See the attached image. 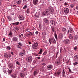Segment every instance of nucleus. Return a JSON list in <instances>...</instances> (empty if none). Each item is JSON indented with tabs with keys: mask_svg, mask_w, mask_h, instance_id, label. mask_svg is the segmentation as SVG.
Instances as JSON below:
<instances>
[{
	"mask_svg": "<svg viewBox=\"0 0 78 78\" xmlns=\"http://www.w3.org/2000/svg\"><path fill=\"white\" fill-rule=\"evenodd\" d=\"M61 71L58 70L57 72L54 73V75L55 76H56V77H58L59 75L61 74Z\"/></svg>",
	"mask_w": 78,
	"mask_h": 78,
	"instance_id": "f257e3e1",
	"label": "nucleus"
},
{
	"mask_svg": "<svg viewBox=\"0 0 78 78\" xmlns=\"http://www.w3.org/2000/svg\"><path fill=\"white\" fill-rule=\"evenodd\" d=\"M38 46V43L37 42H36L35 43L33 44L32 45V48L33 49H36L37 48V47Z\"/></svg>",
	"mask_w": 78,
	"mask_h": 78,
	"instance_id": "f03ea898",
	"label": "nucleus"
},
{
	"mask_svg": "<svg viewBox=\"0 0 78 78\" xmlns=\"http://www.w3.org/2000/svg\"><path fill=\"white\" fill-rule=\"evenodd\" d=\"M26 60L27 62H31L33 60L32 57L31 56H28L26 58Z\"/></svg>",
	"mask_w": 78,
	"mask_h": 78,
	"instance_id": "7ed1b4c3",
	"label": "nucleus"
},
{
	"mask_svg": "<svg viewBox=\"0 0 78 78\" xmlns=\"http://www.w3.org/2000/svg\"><path fill=\"white\" fill-rule=\"evenodd\" d=\"M46 14H47V15L49 14V13L48 12V11H46V12L44 11L42 12V16H46Z\"/></svg>",
	"mask_w": 78,
	"mask_h": 78,
	"instance_id": "20e7f679",
	"label": "nucleus"
},
{
	"mask_svg": "<svg viewBox=\"0 0 78 78\" xmlns=\"http://www.w3.org/2000/svg\"><path fill=\"white\" fill-rule=\"evenodd\" d=\"M63 42L65 44H69L70 43V40L69 39H66Z\"/></svg>",
	"mask_w": 78,
	"mask_h": 78,
	"instance_id": "39448f33",
	"label": "nucleus"
},
{
	"mask_svg": "<svg viewBox=\"0 0 78 78\" xmlns=\"http://www.w3.org/2000/svg\"><path fill=\"white\" fill-rule=\"evenodd\" d=\"M31 35H33V33L31 32H27L26 34V36H31Z\"/></svg>",
	"mask_w": 78,
	"mask_h": 78,
	"instance_id": "423d86ee",
	"label": "nucleus"
},
{
	"mask_svg": "<svg viewBox=\"0 0 78 78\" xmlns=\"http://www.w3.org/2000/svg\"><path fill=\"white\" fill-rule=\"evenodd\" d=\"M43 21H44V22L46 23H47V24L49 23V20H48L46 19V18L44 19L43 20Z\"/></svg>",
	"mask_w": 78,
	"mask_h": 78,
	"instance_id": "0eeeda50",
	"label": "nucleus"
},
{
	"mask_svg": "<svg viewBox=\"0 0 78 78\" xmlns=\"http://www.w3.org/2000/svg\"><path fill=\"white\" fill-rule=\"evenodd\" d=\"M64 11L65 14H67V13H69V9L66 8H64Z\"/></svg>",
	"mask_w": 78,
	"mask_h": 78,
	"instance_id": "6e6552de",
	"label": "nucleus"
},
{
	"mask_svg": "<svg viewBox=\"0 0 78 78\" xmlns=\"http://www.w3.org/2000/svg\"><path fill=\"white\" fill-rule=\"evenodd\" d=\"M19 19L21 20H23L24 19V18H23V16L22 15H20L19 16Z\"/></svg>",
	"mask_w": 78,
	"mask_h": 78,
	"instance_id": "1a4fd4ad",
	"label": "nucleus"
},
{
	"mask_svg": "<svg viewBox=\"0 0 78 78\" xmlns=\"http://www.w3.org/2000/svg\"><path fill=\"white\" fill-rule=\"evenodd\" d=\"M58 39H62L63 38V34H60L58 36Z\"/></svg>",
	"mask_w": 78,
	"mask_h": 78,
	"instance_id": "9d476101",
	"label": "nucleus"
},
{
	"mask_svg": "<svg viewBox=\"0 0 78 78\" xmlns=\"http://www.w3.org/2000/svg\"><path fill=\"white\" fill-rule=\"evenodd\" d=\"M13 64L12 63H9L8 65V66L10 69H12L13 68Z\"/></svg>",
	"mask_w": 78,
	"mask_h": 78,
	"instance_id": "9b49d317",
	"label": "nucleus"
},
{
	"mask_svg": "<svg viewBox=\"0 0 78 78\" xmlns=\"http://www.w3.org/2000/svg\"><path fill=\"white\" fill-rule=\"evenodd\" d=\"M74 61H76V62L78 61V56L76 55L74 57Z\"/></svg>",
	"mask_w": 78,
	"mask_h": 78,
	"instance_id": "f8f14e48",
	"label": "nucleus"
},
{
	"mask_svg": "<svg viewBox=\"0 0 78 78\" xmlns=\"http://www.w3.org/2000/svg\"><path fill=\"white\" fill-rule=\"evenodd\" d=\"M60 62L61 60L59 59H58L57 60H56V61L55 62L56 64H57V65H59V64H60Z\"/></svg>",
	"mask_w": 78,
	"mask_h": 78,
	"instance_id": "ddd939ff",
	"label": "nucleus"
},
{
	"mask_svg": "<svg viewBox=\"0 0 78 78\" xmlns=\"http://www.w3.org/2000/svg\"><path fill=\"white\" fill-rule=\"evenodd\" d=\"M54 12V11H53V10L51 9L50 8H49V11L48 12L49 13L50 12V14H53V12Z\"/></svg>",
	"mask_w": 78,
	"mask_h": 78,
	"instance_id": "4468645a",
	"label": "nucleus"
},
{
	"mask_svg": "<svg viewBox=\"0 0 78 78\" xmlns=\"http://www.w3.org/2000/svg\"><path fill=\"white\" fill-rule=\"evenodd\" d=\"M50 23L52 25H55V21L52 20H50Z\"/></svg>",
	"mask_w": 78,
	"mask_h": 78,
	"instance_id": "2eb2a0df",
	"label": "nucleus"
},
{
	"mask_svg": "<svg viewBox=\"0 0 78 78\" xmlns=\"http://www.w3.org/2000/svg\"><path fill=\"white\" fill-rule=\"evenodd\" d=\"M52 67L53 66L51 65H50L47 66V69H48V70H51V69H52Z\"/></svg>",
	"mask_w": 78,
	"mask_h": 78,
	"instance_id": "dca6fc26",
	"label": "nucleus"
},
{
	"mask_svg": "<svg viewBox=\"0 0 78 78\" xmlns=\"http://www.w3.org/2000/svg\"><path fill=\"white\" fill-rule=\"evenodd\" d=\"M51 41L52 42L53 44L56 43V40L54 38H51L50 39Z\"/></svg>",
	"mask_w": 78,
	"mask_h": 78,
	"instance_id": "f3484780",
	"label": "nucleus"
},
{
	"mask_svg": "<svg viewBox=\"0 0 78 78\" xmlns=\"http://www.w3.org/2000/svg\"><path fill=\"white\" fill-rule=\"evenodd\" d=\"M69 32H70V33H73V28L72 27H69Z\"/></svg>",
	"mask_w": 78,
	"mask_h": 78,
	"instance_id": "a211bd4d",
	"label": "nucleus"
},
{
	"mask_svg": "<svg viewBox=\"0 0 78 78\" xmlns=\"http://www.w3.org/2000/svg\"><path fill=\"white\" fill-rule=\"evenodd\" d=\"M37 73H38V72H37V71H35L34 72L33 75L35 76H36L37 75Z\"/></svg>",
	"mask_w": 78,
	"mask_h": 78,
	"instance_id": "6ab92c4d",
	"label": "nucleus"
},
{
	"mask_svg": "<svg viewBox=\"0 0 78 78\" xmlns=\"http://www.w3.org/2000/svg\"><path fill=\"white\" fill-rule=\"evenodd\" d=\"M19 24V22H16L14 23H12V25H15L16 26H17Z\"/></svg>",
	"mask_w": 78,
	"mask_h": 78,
	"instance_id": "aec40b11",
	"label": "nucleus"
},
{
	"mask_svg": "<svg viewBox=\"0 0 78 78\" xmlns=\"http://www.w3.org/2000/svg\"><path fill=\"white\" fill-rule=\"evenodd\" d=\"M11 76L12 78H16L17 76V75L15 74H12L11 75Z\"/></svg>",
	"mask_w": 78,
	"mask_h": 78,
	"instance_id": "412c9836",
	"label": "nucleus"
},
{
	"mask_svg": "<svg viewBox=\"0 0 78 78\" xmlns=\"http://www.w3.org/2000/svg\"><path fill=\"white\" fill-rule=\"evenodd\" d=\"M39 0H34L33 1V3L34 4V5H37V2H38V1Z\"/></svg>",
	"mask_w": 78,
	"mask_h": 78,
	"instance_id": "4be33fe9",
	"label": "nucleus"
},
{
	"mask_svg": "<svg viewBox=\"0 0 78 78\" xmlns=\"http://www.w3.org/2000/svg\"><path fill=\"white\" fill-rule=\"evenodd\" d=\"M7 18L9 21H11V20L12 19V18L11 16H8L7 17Z\"/></svg>",
	"mask_w": 78,
	"mask_h": 78,
	"instance_id": "5701e85b",
	"label": "nucleus"
},
{
	"mask_svg": "<svg viewBox=\"0 0 78 78\" xmlns=\"http://www.w3.org/2000/svg\"><path fill=\"white\" fill-rule=\"evenodd\" d=\"M78 39V36L77 35H75L74 37V40L75 41H77Z\"/></svg>",
	"mask_w": 78,
	"mask_h": 78,
	"instance_id": "b1692460",
	"label": "nucleus"
},
{
	"mask_svg": "<svg viewBox=\"0 0 78 78\" xmlns=\"http://www.w3.org/2000/svg\"><path fill=\"white\" fill-rule=\"evenodd\" d=\"M12 40L13 41L16 42V41H17V38L16 37H14L13 38Z\"/></svg>",
	"mask_w": 78,
	"mask_h": 78,
	"instance_id": "393cba45",
	"label": "nucleus"
},
{
	"mask_svg": "<svg viewBox=\"0 0 78 78\" xmlns=\"http://www.w3.org/2000/svg\"><path fill=\"white\" fill-rule=\"evenodd\" d=\"M62 76L63 77H65V74H66V72H65V71H64V70L63 69V71L62 72Z\"/></svg>",
	"mask_w": 78,
	"mask_h": 78,
	"instance_id": "a878e982",
	"label": "nucleus"
},
{
	"mask_svg": "<svg viewBox=\"0 0 78 78\" xmlns=\"http://www.w3.org/2000/svg\"><path fill=\"white\" fill-rule=\"evenodd\" d=\"M20 76L21 77V78H24V76H25V74L23 73H21L20 74Z\"/></svg>",
	"mask_w": 78,
	"mask_h": 78,
	"instance_id": "bb28decb",
	"label": "nucleus"
},
{
	"mask_svg": "<svg viewBox=\"0 0 78 78\" xmlns=\"http://www.w3.org/2000/svg\"><path fill=\"white\" fill-rule=\"evenodd\" d=\"M55 27L54 26H52L51 27V30H52V32H54V31H55Z\"/></svg>",
	"mask_w": 78,
	"mask_h": 78,
	"instance_id": "cd10ccee",
	"label": "nucleus"
},
{
	"mask_svg": "<svg viewBox=\"0 0 78 78\" xmlns=\"http://www.w3.org/2000/svg\"><path fill=\"white\" fill-rule=\"evenodd\" d=\"M69 37L70 39H73V36H72V35L71 34H69Z\"/></svg>",
	"mask_w": 78,
	"mask_h": 78,
	"instance_id": "c85d7f7f",
	"label": "nucleus"
},
{
	"mask_svg": "<svg viewBox=\"0 0 78 78\" xmlns=\"http://www.w3.org/2000/svg\"><path fill=\"white\" fill-rule=\"evenodd\" d=\"M42 51H43V50L42 49H41L39 52L38 53L39 55H41V54H42Z\"/></svg>",
	"mask_w": 78,
	"mask_h": 78,
	"instance_id": "c756f323",
	"label": "nucleus"
},
{
	"mask_svg": "<svg viewBox=\"0 0 78 78\" xmlns=\"http://www.w3.org/2000/svg\"><path fill=\"white\" fill-rule=\"evenodd\" d=\"M25 52H21L20 54V56H23V55H25Z\"/></svg>",
	"mask_w": 78,
	"mask_h": 78,
	"instance_id": "7c9ffc66",
	"label": "nucleus"
},
{
	"mask_svg": "<svg viewBox=\"0 0 78 78\" xmlns=\"http://www.w3.org/2000/svg\"><path fill=\"white\" fill-rule=\"evenodd\" d=\"M8 73H9V74H11V73H12V69H11V70L8 69Z\"/></svg>",
	"mask_w": 78,
	"mask_h": 78,
	"instance_id": "2f4dec72",
	"label": "nucleus"
},
{
	"mask_svg": "<svg viewBox=\"0 0 78 78\" xmlns=\"http://www.w3.org/2000/svg\"><path fill=\"white\" fill-rule=\"evenodd\" d=\"M62 31L63 32H64V33H66L67 32V30H66V29L65 28H63L62 29Z\"/></svg>",
	"mask_w": 78,
	"mask_h": 78,
	"instance_id": "473e14b6",
	"label": "nucleus"
},
{
	"mask_svg": "<svg viewBox=\"0 0 78 78\" xmlns=\"http://www.w3.org/2000/svg\"><path fill=\"white\" fill-rule=\"evenodd\" d=\"M22 0H19L17 2V4H20L22 3Z\"/></svg>",
	"mask_w": 78,
	"mask_h": 78,
	"instance_id": "72a5a7b5",
	"label": "nucleus"
},
{
	"mask_svg": "<svg viewBox=\"0 0 78 78\" xmlns=\"http://www.w3.org/2000/svg\"><path fill=\"white\" fill-rule=\"evenodd\" d=\"M55 37L56 39H58V37H57V34H56V32L55 33Z\"/></svg>",
	"mask_w": 78,
	"mask_h": 78,
	"instance_id": "f704fd0d",
	"label": "nucleus"
},
{
	"mask_svg": "<svg viewBox=\"0 0 78 78\" xmlns=\"http://www.w3.org/2000/svg\"><path fill=\"white\" fill-rule=\"evenodd\" d=\"M30 9L28 8L27 9V14H29L30 13Z\"/></svg>",
	"mask_w": 78,
	"mask_h": 78,
	"instance_id": "c9c22d12",
	"label": "nucleus"
},
{
	"mask_svg": "<svg viewBox=\"0 0 78 78\" xmlns=\"http://www.w3.org/2000/svg\"><path fill=\"white\" fill-rule=\"evenodd\" d=\"M9 35H10V36H12V32L11 31H10Z\"/></svg>",
	"mask_w": 78,
	"mask_h": 78,
	"instance_id": "e433bc0d",
	"label": "nucleus"
},
{
	"mask_svg": "<svg viewBox=\"0 0 78 78\" xmlns=\"http://www.w3.org/2000/svg\"><path fill=\"white\" fill-rule=\"evenodd\" d=\"M10 56L9 55L7 54V55L5 57L6 58H8V59H9V58H10Z\"/></svg>",
	"mask_w": 78,
	"mask_h": 78,
	"instance_id": "4c0bfd02",
	"label": "nucleus"
},
{
	"mask_svg": "<svg viewBox=\"0 0 78 78\" xmlns=\"http://www.w3.org/2000/svg\"><path fill=\"white\" fill-rule=\"evenodd\" d=\"M18 44L19 45H20V46H21V47L23 46V44L20 42H19L18 43Z\"/></svg>",
	"mask_w": 78,
	"mask_h": 78,
	"instance_id": "58836bf2",
	"label": "nucleus"
},
{
	"mask_svg": "<svg viewBox=\"0 0 78 78\" xmlns=\"http://www.w3.org/2000/svg\"><path fill=\"white\" fill-rule=\"evenodd\" d=\"M45 60V58H43L41 60L42 62H44Z\"/></svg>",
	"mask_w": 78,
	"mask_h": 78,
	"instance_id": "ea45409f",
	"label": "nucleus"
},
{
	"mask_svg": "<svg viewBox=\"0 0 78 78\" xmlns=\"http://www.w3.org/2000/svg\"><path fill=\"white\" fill-rule=\"evenodd\" d=\"M73 6H74L73 4H72L70 5L71 8H73Z\"/></svg>",
	"mask_w": 78,
	"mask_h": 78,
	"instance_id": "a19ab883",
	"label": "nucleus"
},
{
	"mask_svg": "<svg viewBox=\"0 0 78 78\" xmlns=\"http://www.w3.org/2000/svg\"><path fill=\"white\" fill-rule=\"evenodd\" d=\"M16 64H17L18 65V66H20V63H19V62L18 61H17L16 62Z\"/></svg>",
	"mask_w": 78,
	"mask_h": 78,
	"instance_id": "79ce46f5",
	"label": "nucleus"
},
{
	"mask_svg": "<svg viewBox=\"0 0 78 78\" xmlns=\"http://www.w3.org/2000/svg\"><path fill=\"white\" fill-rule=\"evenodd\" d=\"M15 30H16L17 31H18L19 30V28L16 27H15Z\"/></svg>",
	"mask_w": 78,
	"mask_h": 78,
	"instance_id": "37998d69",
	"label": "nucleus"
},
{
	"mask_svg": "<svg viewBox=\"0 0 78 78\" xmlns=\"http://www.w3.org/2000/svg\"><path fill=\"white\" fill-rule=\"evenodd\" d=\"M47 53V52L46 51H45L43 54V55H46Z\"/></svg>",
	"mask_w": 78,
	"mask_h": 78,
	"instance_id": "c03bdc74",
	"label": "nucleus"
},
{
	"mask_svg": "<svg viewBox=\"0 0 78 78\" xmlns=\"http://www.w3.org/2000/svg\"><path fill=\"white\" fill-rule=\"evenodd\" d=\"M78 63L77 62H75V63H73L74 66L75 65H76V64H78Z\"/></svg>",
	"mask_w": 78,
	"mask_h": 78,
	"instance_id": "a18cd8bd",
	"label": "nucleus"
},
{
	"mask_svg": "<svg viewBox=\"0 0 78 78\" xmlns=\"http://www.w3.org/2000/svg\"><path fill=\"white\" fill-rule=\"evenodd\" d=\"M27 8V5H25L23 7V9H26Z\"/></svg>",
	"mask_w": 78,
	"mask_h": 78,
	"instance_id": "49530a36",
	"label": "nucleus"
},
{
	"mask_svg": "<svg viewBox=\"0 0 78 78\" xmlns=\"http://www.w3.org/2000/svg\"><path fill=\"white\" fill-rule=\"evenodd\" d=\"M8 55V54L7 53H5L4 54V56L5 57V56H6Z\"/></svg>",
	"mask_w": 78,
	"mask_h": 78,
	"instance_id": "de8ad7c7",
	"label": "nucleus"
},
{
	"mask_svg": "<svg viewBox=\"0 0 78 78\" xmlns=\"http://www.w3.org/2000/svg\"><path fill=\"white\" fill-rule=\"evenodd\" d=\"M7 49H8V50H10L11 49V47H10L9 46H7Z\"/></svg>",
	"mask_w": 78,
	"mask_h": 78,
	"instance_id": "09e8293b",
	"label": "nucleus"
},
{
	"mask_svg": "<svg viewBox=\"0 0 78 78\" xmlns=\"http://www.w3.org/2000/svg\"><path fill=\"white\" fill-rule=\"evenodd\" d=\"M34 16H35V17H37V18L38 17H39V16L37 15H35Z\"/></svg>",
	"mask_w": 78,
	"mask_h": 78,
	"instance_id": "8fccbe9b",
	"label": "nucleus"
},
{
	"mask_svg": "<svg viewBox=\"0 0 78 78\" xmlns=\"http://www.w3.org/2000/svg\"><path fill=\"white\" fill-rule=\"evenodd\" d=\"M68 69L69 70V72H70V73H72V72L71 71V69H70V68H68Z\"/></svg>",
	"mask_w": 78,
	"mask_h": 78,
	"instance_id": "3c124183",
	"label": "nucleus"
},
{
	"mask_svg": "<svg viewBox=\"0 0 78 78\" xmlns=\"http://www.w3.org/2000/svg\"><path fill=\"white\" fill-rule=\"evenodd\" d=\"M77 48V47L76 46L74 48V50H76V49Z\"/></svg>",
	"mask_w": 78,
	"mask_h": 78,
	"instance_id": "603ef678",
	"label": "nucleus"
},
{
	"mask_svg": "<svg viewBox=\"0 0 78 78\" xmlns=\"http://www.w3.org/2000/svg\"><path fill=\"white\" fill-rule=\"evenodd\" d=\"M17 47V48H21V46H19V45H18Z\"/></svg>",
	"mask_w": 78,
	"mask_h": 78,
	"instance_id": "864d4df0",
	"label": "nucleus"
},
{
	"mask_svg": "<svg viewBox=\"0 0 78 78\" xmlns=\"http://www.w3.org/2000/svg\"><path fill=\"white\" fill-rule=\"evenodd\" d=\"M3 72L4 73H6V70H4Z\"/></svg>",
	"mask_w": 78,
	"mask_h": 78,
	"instance_id": "5fc2aeb1",
	"label": "nucleus"
},
{
	"mask_svg": "<svg viewBox=\"0 0 78 78\" xmlns=\"http://www.w3.org/2000/svg\"><path fill=\"white\" fill-rule=\"evenodd\" d=\"M27 68H25L23 69L24 71H27Z\"/></svg>",
	"mask_w": 78,
	"mask_h": 78,
	"instance_id": "6e6d98bb",
	"label": "nucleus"
},
{
	"mask_svg": "<svg viewBox=\"0 0 78 78\" xmlns=\"http://www.w3.org/2000/svg\"><path fill=\"white\" fill-rule=\"evenodd\" d=\"M67 2H66L65 3L64 5L65 6H67Z\"/></svg>",
	"mask_w": 78,
	"mask_h": 78,
	"instance_id": "4d7b16f0",
	"label": "nucleus"
},
{
	"mask_svg": "<svg viewBox=\"0 0 78 78\" xmlns=\"http://www.w3.org/2000/svg\"><path fill=\"white\" fill-rule=\"evenodd\" d=\"M38 31H36L35 32V34H38Z\"/></svg>",
	"mask_w": 78,
	"mask_h": 78,
	"instance_id": "13d9d810",
	"label": "nucleus"
},
{
	"mask_svg": "<svg viewBox=\"0 0 78 78\" xmlns=\"http://www.w3.org/2000/svg\"><path fill=\"white\" fill-rule=\"evenodd\" d=\"M55 58L54 57V56H53L52 57V60H55Z\"/></svg>",
	"mask_w": 78,
	"mask_h": 78,
	"instance_id": "bf43d9fd",
	"label": "nucleus"
},
{
	"mask_svg": "<svg viewBox=\"0 0 78 78\" xmlns=\"http://www.w3.org/2000/svg\"><path fill=\"white\" fill-rule=\"evenodd\" d=\"M29 28H27V29L25 31H28Z\"/></svg>",
	"mask_w": 78,
	"mask_h": 78,
	"instance_id": "052dcab7",
	"label": "nucleus"
},
{
	"mask_svg": "<svg viewBox=\"0 0 78 78\" xmlns=\"http://www.w3.org/2000/svg\"><path fill=\"white\" fill-rule=\"evenodd\" d=\"M76 9H77V10H78V5L76 7Z\"/></svg>",
	"mask_w": 78,
	"mask_h": 78,
	"instance_id": "680f3d73",
	"label": "nucleus"
},
{
	"mask_svg": "<svg viewBox=\"0 0 78 78\" xmlns=\"http://www.w3.org/2000/svg\"><path fill=\"white\" fill-rule=\"evenodd\" d=\"M39 27L40 28H41V24H39Z\"/></svg>",
	"mask_w": 78,
	"mask_h": 78,
	"instance_id": "e2e57ef3",
	"label": "nucleus"
},
{
	"mask_svg": "<svg viewBox=\"0 0 78 78\" xmlns=\"http://www.w3.org/2000/svg\"><path fill=\"white\" fill-rule=\"evenodd\" d=\"M22 52H23V53H25V50H23V51Z\"/></svg>",
	"mask_w": 78,
	"mask_h": 78,
	"instance_id": "0e129e2a",
	"label": "nucleus"
},
{
	"mask_svg": "<svg viewBox=\"0 0 78 78\" xmlns=\"http://www.w3.org/2000/svg\"><path fill=\"white\" fill-rule=\"evenodd\" d=\"M2 20H3V22H5V19H2Z\"/></svg>",
	"mask_w": 78,
	"mask_h": 78,
	"instance_id": "69168bd1",
	"label": "nucleus"
},
{
	"mask_svg": "<svg viewBox=\"0 0 78 78\" xmlns=\"http://www.w3.org/2000/svg\"><path fill=\"white\" fill-rule=\"evenodd\" d=\"M37 58H38V59H40V58H41V57H37Z\"/></svg>",
	"mask_w": 78,
	"mask_h": 78,
	"instance_id": "338daca9",
	"label": "nucleus"
},
{
	"mask_svg": "<svg viewBox=\"0 0 78 78\" xmlns=\"http://www.w3.org/2000/svg\"><path fill=\"white\" fill-rule=\"evenodd\" d=\"M3 41H5V37H4L3 38Z\"/></svg>",
	"mask_w": 78,
	"mask_h": 78,
	"instance_id": "774afa93",
	"label": "nucleus"
}]
</instances>
